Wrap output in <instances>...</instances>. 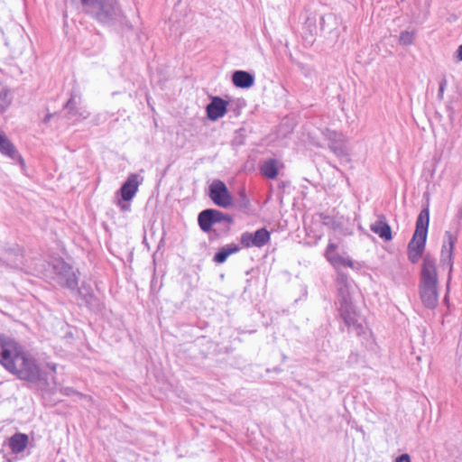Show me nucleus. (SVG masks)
I'll use <instances>...</instances> for the list:
<instances>
[{"mask_svg": "<svg viewBox=\"0 0 462 462\" xmlns=\"http://www.w3.org/2000/svg\"><path fill=\"white\" fill-rule=\"evenodd\" d=\"M0 152L2 155L10 158L14 162H18L23 171H26V163L24 159L21 156L15 146L2 129H0Z\"/></svg>", "mask_w": 462, "mask_h": 462, "instance_id": "2eb2a0df", "label": "nucleus"}, {"mask_svg": "<svg viewBox=\"0 0 462 462\" xmlns=\"http://www.w3.org/2000/svg\"><path fill=\"white\" fill-rule=\"evenodd\" d=\"M208 197L219 208H228L233 205V197L226 183L220 180H215L209 185Z\"/></svg>", "mask_w": 462, "mask_h": 462, "instance_id": "9d476101", "label": "nucleus"}, {"mask_svg": "<svg viewBox=\"0 0 462 462\" xmlns=\"http://www.w3.org/2000/svg\"><path fill=\"white\" fill-rule=\"evenodd\" d=\"M116 204L120 208V210L123 212L130 210V208H131L130 201L123 200L122 197H120V199H116Z\"/></svg>", "mask_w": 462, "mask_h": 462, "instance_id": "473e14b6", "label": "nucleus"}, {"mask_svg": "<svg viewBox=\"0 0 462 462\" xmlns=\"http://www.w3.org/2000/svg\"><path fill=\"white\" fill-rule=\"evenodd\" d=\"M251 202L248 199L245 189H242L238 192L237 207L241 210H247L250 208Z\"/></svg>", "mask_w": 462, "mask_h": 462, "instance_id": "c756f323", "label": "nucleus"}, {"mask_svg": "<svg viewBox=\"0 0 462 462\" xmlns=\"http://www.w3.org/2000/svg\"><path fill=\"white\" fill-rule=\"evenodd\" d=\"M413 40H414V36H413V33L411 32L403 31L400 33L399 43L401 45H404V46L411 45V44H412Z\"/></svg>", "mask_w": 462, "mask_h": 462, "instance_id": "7c9ffc66", "label": "nucleus"}, {"mask_svg": "<svg viewBox=\"0 0 462 462\" xmlns=\"http://www.w3.org/2000/svg\"><path fill=\"white\" fill-rule=\"evenodd\" d=\"M235 220L232 215L216 208H206L198 215V224L204 233H213L218 238L227 236Z\"/></svg>", "mask_w": 462, "mask_h": 462, "instance_id": "39448f33", "label": "nucleus"}, {"mask_svg": "<svg viewBox=\"0 0 462 462\" xmlns=\"http://www.w3.org/2000/svg\"><path fill=\"white\" fill-rule=\"evenodd\" d=\"M319 217L322 225L333 229L334 231L340 230L343 227L342 221L337 217L329 216L323 212L319 213Z\"/></svg>", "mask_w": 462, "mask_h": 462, "instance_id": "c85d7f7f", "label": "nucleus"}, {"mask_svg": "<svg viewBox=\"0 0 462 462\" xmlns=\"http://www.w3.org/2000/svg\"><path fill=\"white\" fill-rule=\"evenodd\" d=\"M138 179V174L131 173L122 184L116 194L120 195V197L123 198V200L131 201L138 191L140 185Z\"/></svg>", "mask_w": 462, "mask_h": 462, "instance_id": "6ab92c4d", "label": "nucleus"}, {"mask_svg": "<svg viewBox=\"0 0 462 462\" xmlns=\"http://www.w3.org/2000/svg\"><path fill=\"white\" fill-rule=\"evenodd\" d=\"M228 102L218 96L211 97V101L206 106L207 116L211 121H217L227 112Z\"/></svg>", "mask_w": 462, "mask_h": 462, "instance_id": "f3484780", "label": "nucleus"}, {"mask_svg": "<svg viewBox=\"0 0 462 462\" xmlns=\"http://www.w3.org/2000/svg\"><path fill=\"white\" fill-rule=\"evenodd\" d=\"M337 245L335 243L329 242L326 251L325 257L329 262V263L337 270H339L340 266H347L350 268H356L355 263L349 258H344L339 254L336 252Z\"/></svg>", "mask_w": 462, "mask_h": 462, "instance_id": "a211bd4d", "label": "nucleus"}, {"mask_svg": "<svg viewBox=\"0 0 462 462\" xmlns=\"http://www.w3.org/2000/svg\"><path fill=\"white\" fill-rule=\"evenodd\" d=\"M239 251L240 246L234 243L226 245L219 248V250L214 254L213 261L217 264L224 263L228 256Z\"/></svg>", "mask_w": 462, "mask_h": 462, "instance_id": "393cba45", "label": "nucleus"}, {"mask_svg": "<svg viewBox=\"0 0 462 462\" xmlns=\"http://www.w3.org/2000/svg\"><path fill=\"white\" fill-rule=\"evenodd\" d=\"M270 232L265 227H262L253 233L244 232L240 236V243L245 248H261L267 245L270 242Z\"/></svg>", "mask_w": 462, "mask_h": 462, "instance_id": "ddd939ff", "label": "nucleus"}, {"mask_svg": "<svg viewBox=\"0 0 462 462\" xmlns=\"http://www.w3.org/2000/svg\"><path fill=\"white\" fill-rule=\"evenodd\" d=\"M254 75L245 70H235L232 74V83L238 88H250L254 85Z\"/></svg>", "mask_w": 462, "mask_h": 462, "instance_id": "412c9836", "label": "nucleus"}, {"mask_svg": "<svg viewBox=\"0 0 462 462\" xmlns=\"http://www.w3.org/2000/svg\"><path fill=\"white\" fill-rule=\"evenodd\" d=\"M28 444V436L23 433H15L8 439V446L13 453L18 454L25 449Z\"/></svg>", "mask_w": 462, "mask_h": 462, "instance_id": "b1692460", "label": "nucleus"}, {"mask_svg": "<svg viewBox=\"0 0 462 462\" xmlns=\"http://www.w3.org/2000/svg\"><path fill=\"white\" fill-rule=\"evenodd\" d=\"M429 225L430 208L427 205L420 210L417 217L415 231L407 245L408 260L413 264L417 263L423 256L426 247Z\"/></svg>", "mask_w": 462, "mask_h": 462, "instance_id": "423d86ee", "label": "nucleus"}, {"mask_svg": "<svg viewBox=\"0 0 462 462\" xmlns=\"http://www.w3.org/2000/svg\"><path fill=\"white\" fill-rule=\"evenodd\" d=\"M306 20L305 27L311 35L319 34V16L321 15L317 10H312L311 7L305 8Z\"/></svg>", "mask_w": 462, "mask_h": 462, "instance_id": "5701e85b", "label": "nucleus"}, {"mask_svg": "<svg viewBox=\"0 0 462 462\" xmlns=\"http://www.w3.org/2000/svg\"><path fill=\"white\" fill-rule=\"evenodd\" d=\"M394 462H411V457L408 453H403L398 456Z\"/></svg>", "mask_w": 462, "mask_h": 462, "instance_id": "c9c22d12", "label": "nucleus"}, {"mask_svg": "<svg viewBox=\"0 0 462 462\" xmlns=\"http://www.w3.org/2000/svg\"><path fill=\"white\" fill-rule=\"evenodd\" d=\"M457 62L462 61V44H460L454 56Z\"/></svg>", "mask_w": 462, "mask_h": 462, "instance_id": "e433bc0d", "label": "nucleus"}, {"mask_svg": "<svg viewBox=\"0 0 462 462\" xmlns=\"http://www.w3.org/2000/svg\"><path fill=\"white\" fill-rule=\"evenodd\" d=\"M446 86H447V80H446V79H443L439 83V92H438V98L439 100L443 99V94H444Z\"/></svg>", "mask_w": 462, "mask_h": 462, "instance_id": "f704fd0d", "label": "nucleus"}, {"mask_svg": "<svg viewBox=\"0 0 462 462\" xmlns=\"http://www.w3.org/2000/svg\"><path fill=\"white\" fill-rule=\"evenodd\" d=\"M13 102L11 89L0 80V115L5 114Z\"/></svg>", "mask_w": 462, "mask_h": 462, "instance_id": "a878e982", "label": "nucleus"}, {"mask_svg": "<svg viewBox=\"0 0 462 462\" xmlns=\"http://www.w3.org/2000/svg\"><path fill=\"white\" fill-rule=\"evenodd\" d=\"M457 241V235L453 234L451 231L445 232V239L443 242L441 254H440V263L442 266L448 267V282H447V290L449 289V282L451 281V275L453 271V251L455 244Z\"/></svg>", "mask_w": 462, "mask_h": 462, "instance_id": "9b49d317", "label": "nucleus"}, {"mask_svg": "<svg viewBox=\"0 0 462 462\" xmlns=\"http://www.w3.org/2000/svg\"><path fill=\"white\" fill-rule=\"evenodd\" d=\"M52 274L55 275L57 282L64 288L75 291L78 288V278L70 264L61 257L52 260Z\"/></svg>", "mask_w": 462, "mask_h": 462, "instance_id": "6e6552de", "label": "nucleus"}, {"mask_svg": "<svg viewBox=\"0 0 462 462\" xmlns=\"http://www.w3.org/2000/svg\"><path fill=\"white\" fill-rule=\"evenodd\" d=\"M78 293V300H80L79 304L85 305L89 310L93 312L101 311L103 309L102 301L93 293L90 285L82 283L80 287L76 289Z\"/></svg>", "mask_w": 462, "mask_h": 462, "instance_id": "4468645a", "label": "nucleus"}, {"mask_svg": "<svg viewBox=\"0 0 462 462\" xmlns=\"http://www.w3.org/2000/svg\"><path fill=\"white\" fill-rule=\"evenodd\" d=\"M357 356H358V355H357V354H354V353H352V354L349 356V359H350V360H351V359H355V360H356V359L357 358Z\"/></svg>", "mask_w": 462, "mask_h": 462, "instance_id": "ea45409f", "label": "nucleus"}, {"mask_svg": "<svg viewBox=\"0 0 462 462\" xmlns=\"http://www.w3.org/2000/svg\"><path fill=\"white\" fill-rule=\"evenodd\" d=\"M278 162L275 159H269L261 167L262 174L270 180H274L279 173Z\"/></svg>", "mask_w": 462, "mask_h": 462, "instance_id": "cd10ccee", "label": "nucleus"}, {"mask_svg": "<svg viewBox=\"0 0 462 462\" xmlns=\"http://www.w3.org/2000/svg\"><path fill=\"white\" fill-rule=\"evenodd\" d=\"M31 265H33V273L31 274L41 278H49L52 274V261L48 262L47 260L35 257L31 260Z\"/></svg>", "mask_w": 462, "mask_h": 462, "instance_id": "4be33fe9", "label": "nucleus"}, {"mask_svg": "<svg viewBox=\"0 0 462 462\" xmlns=\"http://www.w3.org/2000/svg\"><path fill=\"white\" fill-rule=\"evenodd\" d=\"M372 232L376 234L380 238L388 242L393 239V232L391 226L386 222L383 215L378 216V219L370 226Z\"/></svg>", "mask_w": 462, "mask_h": 462, "instance_id": "aec40b11", "label": "nucleus"}, {"mask_svg": "<svg viewBox=\"0 0 462 462\" xmlns=\"http://www.w3.org/2000/svg\"><path fill=\"white\" fill-rule=\"evenodd\" d=\"M63 338L66 339L69 343H70L71 340L73 339V332L71 330H68L63 336Z\"/></svg>", "mask_w": 462, "mask_h": 462, "instance_id": "4c0bfd02", "label": "nucleus"}, {"mask_svg": "<svg viewBox=\"0 0 462 462\" xmlns=\"http://www.w3.org/2000/svg\"><path fill=\"white\" fill-rule=\"evenodd\" d=\"M80 3L86 14L98 23L107 26L118 25L123 30H133V25L115 0H80Z\"/></svg>", "mask_w": 462, "mask_h": 462, "instance_id": "f03ea898", "label": "nucleus"}, {"mask_svg": "<svg viewBox=\"0 0 462 462\" xmlns=\"http://www.w3.org/2000/svg\"><path fill=\"white\" fill-rule=\"evenodd\" d=\"M54 116H55V114L48 113V114L44 116V118H43L42 122H43L44 124H47V123L51 120V117H53Z\"/></svg>", "mask_w": 462, "mask_h": 462, "instance_id": "58836bf2", "label": "nucleus"}, {"mask_svg": "<svg viewBox=\"0 0 462 462\" xmlns=\"http://www.w3.org/2000/svg\"><path fill=\"white\" fill-rule=\"evenodd\" d=\"M82 97L77 89H72L69 98L63 106L66 110L65 117L73 122H79L87 119L90 114L81 106Z\"/></svg>", "mask_w": 462, "mask_h": 462, "instance_id": "1a4fd4ad", "label": "nucleus"}, {"mask_svg": "<svg viewBox=\"0 0 462 462\" xmlns=\"http://www.w3.org/2000/svg\"><path fill=\"white\" fill-rule=\"evenodd\" d=\"M56 365L40 363L31 357V384L35 385L44 406H55L61 400L58 396L53 374Z\"/></svg>", "mask_w": 462, "mask_h": 462, "instance_id": "f257e3e1", "label": "nucleus"}, {"mask_svg": "<svg viewBox=\"0 0 462 462\" xmlns=\"http://www.w3.org/2000/svg\"><path fill=\"white\" fill-rule=\"evenodd\" d=\"M322 134L328 142V149L338 158H346L348 156V151L344 143V135L342 133L326 128Z\"/></svg>", "mask_w": 462, "mask_h": 462, "instance_id": "f8f14e48", "label": "nucleus"}, {"mask_svg": "<svg viewBox=\"0 0 462 462\" xmlns=\"http://www.w3.org/2000/svg\"><path fill=\"white\" fill-rule=\"evenodd\" d=\"M336 28L335 16L328 13L319 16V34L330 33Z\"/></svg>", "mask_w": 462, "mask_h": 462, "instance_id": "bb28decb", "label": "nucleus"}, {"mask_svg": "<svg viewBox=\"0 0 462 462\" xmlns=\"http://www.w3.org/2000/svg\"><path fill=\"white\" fill-rule=\"evenodd\" d=\"M438 271L436 260L430 254L423 256L420 273L419 293L423 305L434 310L439 303Z\"/></svg>", "mask_w": 462, "mask_h": 462, "instance_id": "7ed1b4c3", "label": "nucleus"}, {"mask_svg": "<svg viewBox=\"0 0 462 462\" xmlns=\"http://www.w3.org/2000/svg\"><path fill=\"white\" fill-rule=\"evenodd\" d=\"M0 363L20 379H29V359L18 344L0 336Z\"/></svg>", "mask_w": 462, "mask_h": 462, "instance_id": "20e7f679", "label": "nucleus"}, {"mask_svg": "<svg viewBox=\"0 0 462 462\" xmlns=\"http://www.w3.org/2000/svg\"><path fill=\"white\" fill-rule=\"evenodd\" d=\"M339 315L348 328V333H355L357 337L365 334L364 320L353 300L339 303Z\"/></svg>", "mask_w": 462, "mask_h": 462, "instance_id": "0eeeda50", "label": "nucleus"}, {"mask_svg": "<svg viewBox=\"0 0 462 462\" xmlns=\"http://www.w3.org/2000/svg\"><path fill=\"white\" fill-rule=\"evenodd\" d=\"M60 393L63 395H66V396H70V395H79V396H83L82 393H80L79 392L74 390L73 388L71 387H64V388H61L60 390Z\"/></svg>", "mask_w": 462, "mask_h": 462, "instance_id": "72a5a7b5", "label": "nucleus"}, {"mask_svg": "<svg viewBox=\"0 0 462 462\" xmlns=\"http://www.w3.org/2000/svg\"><path fill=\"white\" fill-rule=\"evenodd\" d=\"M295 64L306 78L310 77L311 74L313 73V69L310 66L300 61H296Z\"/></svg>", "mask_w": 462, "mask_h": 462, "instance_id": "2f4dec72", "label": "nucleus"}, {"mask_svg": "<svg viewBox=\"0 0 462 462\" xmlns=\"http://www.w3.org/2000/svg\"><path fill=\"white\" fill-rule=\"evenodd\" d=\"M337 289L338 294V303L352 300L351 289L354 281L341 270L337 271Z\"/></svg>", "mask_w": 462, "mask_h": 462, "instance_id": "dca6fc26", "label": "nucleus"}]
</instances>
